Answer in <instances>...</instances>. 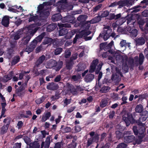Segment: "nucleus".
<instances>
[{"label":"nucleus","mask_w":148,"mask_h":148,"mask_svg":"<svg viewBox=\"0 0 148 148\" xmlns=\"http://www.w3.org/2000/svg\"><path fill=\"white\" fill-rule=\"evenodd\" d=\"M38 29V27H34L33 24L30 25L27 27V30L26 31L25 36L22 39V42L23 45H26L28 43L31 37L33 36Z\"/></svg>","instance_id":"nucleus-1"},{"label":"nucleus","mask_w":148,"mask_h":148,"mask_svg":"<svg viewBox=\"0 0 148 148\" xmlns=\"http://www.w3.org/2000/svg\"><path fill=\"white\" fill-rule=\"evenodd\" d=\"M139 127L140 128L138 131L136 126H134L133 130L135 134L138 136L139 140H137L136 141V143L138 144H140L142 141L141 139L143 138L145 134V125L142 123H140L139 125Z\"/></svg>","instance_id":"nucleus-2"},{"label":"nucleus","mask_w":148,"mask_h":148,"mask_svg":"<svg viewBox=\"0 0 148 148\" xmlns=\"http://www.w3.org/2000/svg\"><path fill=\"white\" fill-rule=\"evenodd\" d=\"M112 29L110 28L109 26L107 25L103 28V30L99 35V37L103 38L104 40H107L110 36L113 38L114 37L116 34L112 33Z\"/></svg>","instance_id":"nucleus-3"},{"label":"nucleus","mask_w":148,"mask_h":148,"mask_svg":"<svg viewBox=\"0 0 148 148\" xmlns=\"http://www.w3.org/2000/svg\"><path fill=\"white\" fill-rule=\"evenodd\" d=\"M121 69L118 67L115 68V72L112 75L111 79L116 83H118L121 80V77H123Z\"/></svg>","instance_id":"nucleus-4"},{"label":"nucleus","mask_w":148,"mask_h":148,"mask_svg":"<svg viewBox=\"0 0 148 148\" xmlns=\"http://www.w3.org/2000/svg\"><path fill=\"white\" fill-rule=\"evenodd\" d=\"M66 90L70 92H77L84 90L83 88L80 85L74 86L68 83L66 84Z\"/></svg>","instance_id":"nucleus-5"},{"label":"nucleus","mask_w":148,"mask_h":148,"mask_svg":"<svg viewBox=\"0 0 148 148\" xmlns=\"http://www.w3.org/2000/svg\"><path fill=\"white\" fill-rule=\"evenodd\" d=\"M59 26L60 29L59 32L60 36H63L66 35L67 36L69 35V33H68V30L66 28L71 27L70 24L68 23L61 24L59 25Z\"/></svg>","instance_id":"nucleus-6"},{"label":"nucleus","mask_w":148,"mask_h":148,"mask_svg":"<svg viewBox=\"0 0 148 148\" xmlns=\"http://www.w3.org/2000/svg\"><path fill=\"white\" fill-rule=\"evenodd\" d=\"M87 17L86 15L83 14L80 15L77 18V20L80 22H82V26L85 28L86 29H88L90 27V25L89 24V21H85Z\"/></svg>","instance_id":"nucleus-7"},{"label":"nucleus","mask_w":148,"mask_h":148,"mask_svg":"<svg viewBox=\"0 0 148 148\" xmlns=\"http://www.w3.org/2000/svg\"><path fill=\"white\" fill-rule=\"evenodd\" d=\"M99 62V60L98 59H96L94 60L92 62L90 66V69L89 70V72L92 73L95 71L96 74H97L100 72V70H99L97 69L96 68V67Z\"/></svg>","instance_id":"nucleus-8"},{"label":"nucleus","mask_w":148,"mask_h":148,"mask_svg":"<svg viewBox=\"0 0 148 148\" xmlns=\"http://www.w3.org/2000/svg\"><path fill=\"white\" fill-rule=\"evenodd\" d=\"M75 18L73 15H67L62 18L63 22H68L67 23L74 24L75 23Z\"/></svg>","instance_id":"nucleus-9"},{"label":"nucleus","mask_w":148,"mask_h":148,"mask_svg":"<svg viewBox=\"0 0 148 148\" xmlns=\"http://www.w3.org/2000/svg\"><path fill=\"white\" fill-rule=\"evenodd\" d=\"M123 119L126 123L127 126H128L130 125V122H131V120L133 121L130 114H129L127 112H125L123 116Z\"/></svg>","instance_id":"nucleus-10"},{"label":"nucleus","mask_w":148,"mask_h":148,"mask_svg":"<svg viewBox=\"0 0 148 148\" xmlns=\"http://www.w3.org/2000/svg\"><path fill=\"white\" fill-rule=\"evenodd\" d=\"M130 131H127L124 132V141L126 143H130L133 141L135 137L133 136H127L126 135L130 134Z\"/></svg>","instance_id":"nucleus-11"},{"label":"nucleus","mask_w":148,"mask_h":148,"mask_svg":"<svg viewBox=\"0 0 148 148\" xmlns=\"http://www.w3.org/2000/svg\"><path fill=\"white\" fill-rule=\"evenodd\" d=\"M58 88V85L53 82L49 83L47 86V89L52 90H56Z\"/></svg>","instance_id":"nucleus-12"},{"label":"nucleus","mask_w":148,"mask_h":148,"mask_svg":"<svg viewBox=\"0 0 148 148\" xmlns=\"http://www.w3.org/2000/svg\"><path fill=\"white\" fill-rule=\"evenodd\" d=\"M136 62H138L140 65H142L145 59L144 56L142 53L139 54V57L138 56H136L134 57Z\"/></svg>","instance_id":"nucleus-13"},{"label":"nucleus","mask_w":148,"mask_h":148,"mask_svg":"<svg viewBox=\"0 0 148 148\" xmlns=\"http://www.w3.org/2000/svg\"><path fill=\"white\" fill-rule=\"evenodd\" d=\"M10 18H12L8 16H4L1 22L2 24L5 27H8L9 24Z\"/></svg>","instance_id":"nucleus-14"},{"label":"nucleus","mask_w":148,"mask_h":148,"mask_svg":"<svg viewBox=\"0 0 148 148\" xmlns=\"http://www.w3.org/2000/svg\"><path fill=\"white\" fill-rule=\"evenodd\" d=\"M45 57L44 55H42L39 57L38 60L35 62L34 66L37 68H39L41 64L45 60Z\"/></svg>","instance_id":"nucleus-15"},{"label":"nucleus","mask_w":148,"mask_h":148,"mask_svg":"<svg viewBox=\"0 0 148 148\" xmlns=\"http://www.w3.org/2000/svg\"><path fill=\"white\" fill-rule=\"evenodd\" d=\"M135 41L136 45H142L145 43V40L144 37L141 36L136 38Z\"/></svg>","instance_id":"nucleus-16"},{"label":"nucleus","mask_w":148,"mask_h":148,"mask_svg":"<svg viewBox=\"0 0 148 148\" xmlns=\"http://www.w3.org/2000/svg\"><path fill=\"white\" fill-rule=\"evenodd\" d=\"M62 18V16L59 13L54 14L51 17V20L53 22L59 21Z\"/></svg>","instance_id":"nucleus-17"},{"label":"nucleus","mask_w":148,"mask_h":148,"mask_svg":"<svg viewBox=\"0 0 148 148\" xmlns=\"http://www.w3.org/2000/svg\"><path fill=\"white\" fill-rule=\"evenodd\" d=\"M95 75L91 73H88L84 78L85 81L86 82H91L94 78Z\"/></svg>","instance_id":"nucleus-18"},{"label":"nucleus","mask_w":148,"mask_h":148,"mask_svg":"<svg viewBox=\"0 0 148 148\" xmlns=\"http://www.w3.org/2000/svg\"><path fill=\"white\" fill-rule=\"evenodd\" d=\"M137 22L140 28L142 31H143V26L145 23V20L142 18H138L137 19Z\"/></svg>","instance_id":"nucleus-19"},{"label":"nucleus","mask_w":148,"mask_h":148,"mask_svg":"<svg viewBox=\"0 0 148 148\" xmlns=\"http://www.w3.org/2000/svg\"><path fill=\"white\" fill-rule=\"evenodd\" d=\"M146 7V6H142L141 5V4H140L138 5L135 6L133 7V10L132 11V12L133 13H137L141 10V8H145Z\"/></svg>","instance_id":"nucleus-20"},{"label":"nucleus","mask_w":148,"mask_h":148,"mask_svg":"<svg viewBox=\"0 0 148 148\" xmlns=\"http://www.w3.org/2000/svg\"><path fill=\"white\" fill-rule=\"evenodd\" d=\"M57 27L56 24L52 23L49 25L47 27V30L48 32H51L53 30Z\"/></svg>","instance_id":"nucleus-21"},{"label":"nucleus","mask_w":148,"mask_h":148,"mask_svg":"<svg viewBox=\"0 0 148 148\" xmlns=\"http://www.w3.org/2000/svg\"><path fill=\"white\" fill-rule=\"evenodd\" d=\"M51 116V114L49 112H45L42 116L41 121L42 122H45Z\"/></svg>","instance_id":"nucleus-22"},{"label":"nucleus","mask_w":148,"mask_h":148,"mask_svg":"<svg viewBox=\"0 0 148 148\" xmlns=\"http://www.w3.org/2000/svg\"><path fill=\"white\" fill-rule=\"evenodd\" d=\"M101 16H98L93 18L91 20L89 21L90 24H94L98 23L101 20Z\"/></svg>","instance_id":"nucleus-23"},{"label":"nucleus","mask_w":148,"mask_h":148,"mask_svg":"<svg viewBox=\"0 0 148 148\" xmlns=\"http://www.w3.org/2000/svg\"><path fill=\"white\" fill-rule=\"evenodd\" d=\"M22 34V32L21 30H18L14 34V39L15 40L19 39L21 38Z\"/></svg>","instance_id":"nucleus-24"},{"label":"nucleus","mask_w":148,"mask_h":148,"mask_svg":"<svg viewBox=\"0 0 148 148\" xmlns=\"http://www.w3.org/2000/svg\"><path fill=\"white\" fill-rule=\"evenodd\" d=\"M20 59V58L18 56H14L12 61L11 64L12 65H14L18 63Z\"/></svg>","instance_id":"nucleus-25"},{"label":"nucleus","mask_w":148,"mask_h":148,"mask_svg":"<svg viewBox=\"0 0 148 148\" xmlns=\"http://www.w3.org/2000/svg\"><path fill=\"white\" fill-rule=\"evenodd\" d=\"M130 35L133 37H136L138 34V31L136 29L131 28L129 31Z\"/></svg>","instance_id":"nucleus-26"},{"label":"nucleus","mask_w":148,"mask_h":148,"mask_svg":"<svg viewBox=\"0 0 148 148\" xmlns=\"http://www.w3.org/2000/svg\"><path fill=\"white\" fill-rule=\"evenodd\" d=\"M46 35V33L45 32H43L39 36L36 37L34 40H36L37 42H40L43 38Z\"/></svg>","instance_id":"nucleus-27"},{"label":"nucleus","mask_w":148,"mask_h":148,"mask_svg":"<svg viewBox=\"0 0 148 148\" xmlns=\"http://www.w3.org/2000/svg\"><path fill=\"white\" fill-rule=\"evenodd\" d=\"M73 64V62H72L70 60L67 61L66 64V67L67 69L69 70L72 69Z\"/></svg>","instance_id":"nucleus-28"},{"label":"nucleus","mask_w":148,"mask_h":148,"mask_svg":"<svg viewBox=\"0 0 148 148\" xmlns=\"http://www.w3.org/2000/svg\"><path fill=\"white\" fill-rule=\"evenodd\" d=\"M143 113L144 114V115L143 114L140 118V121H145L148 117V114L147 111H145Z\"/></svg>","instance_id":"nucleus-29"},{"label":"nucleus","mask_w":148,"mask_h":148,"mask_svg":"<svg viewBox=\"0 0 148 148\" xmlns=\"http://www.w3.org/2000/svg\"><path fill=\"white\" fill-rule=\"evenodd\" d=\"M52 40L53 39L52 38L49 37L46 38L44 39L42 43L44 45L51 44Z\"/></svg>","instance_id":"nucleus-30"},{"label":"nucleus","mask_w":148,"mask_h":148,"mask_svg":"<svg viewBox=\"0 0 148 148\" xmlns=\"http://www.w3.org/2000/svg\"><path fill=\"white\" fill-rule=\"evenodd\" d=\"M63 125H62L61 127V131L62 133H67L71 131V128L68 127H66L65 128H63Z\"/></svg>","instance_id":"nucleus-31"},{"label":"nucleus","mask_w":148,"mask_h":148,"mask_svg":"<svg viewBox=\"0 0 148 148\" xmlns=\"http://www.w3.org/2000/svg\"><path fill=\"white\" fill-rule=\"evenodd\" d=\"M129 1L127 0L125 1L120 0L118 1L117 3V5L121 7H123L125 5L126 3H128Z\"/></svg>","instance_id":"nucleus-32"},{"label":"nucleus","mask_w":148,"mask_h":148,"mask_svg":"<svg viewBox=\"0 0 148 148\" xmlns=\"http://www.w3.org/2000/svg\"><path fill=\"white\" fill-rule=\"evenodd\" d=\"M39 144L36 142L30 144L29 148H39Z\"/></svg>","instance_id":"nucleus-33"},{"label":"nucleus","mask_w":148,"mask_h":148,"mask_svg":"<svg viewBox=\"0 0 148 148\" xmlns=\"http://www.w3.org/2000/svg\"><path fill=\"white\" fill-rule=\"evenodd\" d=\"M81 33L82 36L85 37V36H86L90 34L91 32L87 30H84L82 31Z\"/></svg>","instance_id":"nucleus-34"},{"label":"nucleus","mask_w":148,"mask_h":148,"mask_svg":"<svg viewBox=\"0 0 148 148\" xmlns=\"http://www.w3.org/2000/svg\"><path fill=\"white\" fill-rule=\"evenodd\" d=\"M63 49L61 47L56 48L54 51L55 55H57L60 54L62 51Z\"/></svg>","instance_id":"nucleus-35"},{"label":"nucleus","mask_w":148,"mask_h":148,"mask_svg":"<svg viewBox=\"0 0 148 148\" xmlns=\"http://www.w3.org/2000/svg\"><path fill=\"white\" fill-rule=\"evenodd\" d=\"M143 110L142 106L141 105H139L137 106L136 108V111L139 113H141Z\"/></svg>","instance_id":"nucleus-36"},{"label":"nucleus","mask_w":148,"mask_h":148,"mask_svg":"<svg viewBox=\"0 0 148 148\" xmlns=\"http://www.w3.org/2000/svg\"><path fill=\"white\" fill-rule=\"evenodd\" d=\"M63 64V62L62 61H60L58 63L57 65L56 70V71H58L61 68Z\"/></svg>","instance_id":"nucleus-37"},{"label":"nucleus","mask_w":148,"mask_h":148,"mask_svg":"<svg viewBox=\"0 0 148 148\" xmlns=\"http://www.w3.org/2000/svg\"><path fill=\"white\" fill-rule=\"evenodd\" d=\"M46 98V97L42 96V97L36 99V102L38 104H40L45 100Z\"/></svg>","instance_id":"nucleus-38"},{"label":"nucleus","mask_w":148,"mask_h":148,"mask_svg":"<svg viewBox=\"0 0 148 148\" xmlns=\"http://www.w3.org/2000/svg\"><path fill=\"white\" fill-rule=\"evenodd\" d=\"M110 89V88L108 86H103L102 88L100 90V91H101L102 90L103 92H108Z\"/></svg>","instance_id":"nucleus-39"},{"label":"nucleus","mask_w":148,"mask_h":148,"mask_svg":"<svg viewBox=\"0 0 148 148\" xmlns=\"http://www.w3.org/2000/svg\"><path fill=\"white\" fill-rule=\"evenodd\" d=\"M71 52L69 50H66L64 54V57L66 58H68L71 56Z\"/></svg>","instance_id":"nucleus-40"},{"label":"nucleus","mask_w":148,"mask_h":148,"mask_svg":"<svg viewBox=\"0 0 148 148\" xmlns=\"http://www.w3.org/2000/svg\"><path fill=\"white\" fill-rule=\"evenodd\" d=\"M37 43H38L37 42L36 40H34L31 42L30 46L32 48L34 49L36 47Z\"/></svg>","instance_id":"nucleus-41"},{"label":"nucleus","mask_w":148,"mask_h":148,"mask_svg":"<svg viewBox=\"0 0 148 148\" xmlns=\"http://www.w3.org/2000/svg\"><path fill=\"white\" fill-rule=\"evenodd\" d=\"M80 77L81 76L80 75L77 76H76V75H73L71 76V79L74 81L77 82L80 79Z\"/></svg>","instance_id":"nucleus-42"},{"label":"nucleus","mask_w":148,"mask_h":148,"mask_svg":"<svg viewBox=\"0 0 148 148\" xmlns=\"http://www.w3.org/2000/svg\"><path fill=\"white\" fill-rule=\"evenodd\" d=\"M109 12L108 11L105 10L102 12L100 16L101 18L106 17L109 16Z\"/></svg>","instance_id":"nucleus-43"},{"label":"nucleus","mask_w":148,"mask_h":148,"mask_svg":"<svg viewBox=\"0 0 148 148\" xmlns=\"http://www.w3.org/2000/svg\"><path fill=\"white\" fill-rule=\"evenodd\" d=\"M108 103V101L106 99H103L102 100L101 103L100 104L101 107L103 108L107 105Z\"/></svg>","instance_id":"nucleus-44"},{"label":"nucleus","mask_w":148,"mask_h":148,"mask_svg":"<svg viewBox=\"0 0 148 148\" xmlns=\"http://www.w3.org/2000/svg\"><path fill=\"white\" fill-rule=\"evenodd\" d=\"M77 53H75L74 54H73L71 57L70 58V60L73 62V60H76L77 58Z\"/></svg>","instance_id":"nucleus-45"},{"label":"nucleus","mask_w":148,"mask_h":148,"mask_svg":"<svg viewBox=\"0 0 148 148\" xmlns=\"http://www.w3.org/2000/svg\"><path fill=\"white\" fill-rule=\"evenodd\" d=\"M102 6V4H99L93 8V12H96L101 8Z\"/></svg>","instance_id":"nucleus-46"},{"label":"nucleus","mask_w":148,"mask_h":148,"mask_svg":"<svg viewBox=\"0 0 148 148\" xmlns=\"http://www.w3.org/2000/svg\"><path fill=\"white\" fill-rule=\"evenodd\" d=\"M65 6L63 4H60L58 7V10L60 12L61 10H63L65 9Z\"/></svg>","instance_id":"nucleus-47"},{"label":"nucleus","mask_w":148,"mask_h":148,"mask_svg":"<svg viewBox=\"0 0 148 148\" xmlns=\"http://www.w3.org/2000/svg\"><path fill=\"white\" fill-rule=\"evenodd\" d=\"M34 50V49L32 48L29 46L25 48V51L28 52V54H29L32 51Z\"/></svg>","instance_id":"nucleus-48"},{"label":"nucleus","mask_w":148,"mask_h":148,"mask_svg":"<svg viewBox=\"0 0 148 148\" xmlns=\"http://www.w3.org/2000/svg\"><path fill=\"white\" fill-rule=\"evenodd\" d=\"M85 69L84 67L82 65H78V68L76 69V71L79 72L82 71H83Z\"/></svg>","instance_id":"nucleus-49"},{"label":"nucleus","mask_w":148,"mask_h":148,"mask_svg":"<svg viewBox=\"0 0 148 148\" xmlns=\"http://www.w3.org/2000/svg\"><path fill=\"white\" fill-rule=\"evenodd\" d=\"M25 88L23 84H22L20 87H18L17 88V92H20L24 90Z\"/></svg>","instance_id":"nucleus-50"},{"label":"nucleus","mask_w":148,"mask_h":148,"mask_svg":"<svg viewBox=\"0 0 148 148\" xmlns=\"http://www.w3.org/2000/svg\"><path fill=\"white\" fill-rule=\"evenodd\" d=\"M8 128V125H6L3 126L2 128V130H1V133L3 134L7 132Z\"/></svg>","instance_id":"nucleus-51"},{"label":"nucleus","mask_w":148,"mask_h":148,"mask_svg":"<svg viewBox=\"0 0 148 148\" xmlns=\"http://www.w3.org/2000/svg\"><path fill=\"white\" fill-rule=\"evenodd\" d=\"M120 44L121 47H126L127 46V43L126 42V41L125 40H122L120 42Z\"/></svg>","instance_id":"nucleus-52"},{"label":"nucleus","mask_w":148,"mask_h":148,"mask_svg":"<svg viewBox=\"0 0 148 148\" xmlns=\"http://www.w3.org/2000/svg\"><path fill=\"white\" fill-rule=\"evenodd\" d=\"M127 145L126 144L123 143L119 144L116 148H126Z\"/></svg>","instance_id":"nucleus-53"},{"label":"nucleus","mask_w":148,"mask_h":148,"mask_svg":"<svg viewBox=\"0 0 148 148\" xmlns=\"http://www.w3.org/2000/svg\"><path fill=\"white\" fill-rule=\"evenodd\" d=\"M61 76L60 75L57 76L54 79V81L55 82H58L60 81Z\"/></svg>","instance_id":"nucleus-54"},{"label":"nucleus","mask_w":148,"mask_h":148,"mask_svg":"<svg viewBox=\"0 0 148 148\" xmlns=\"http://www.w3.org/2000/svg\"><path fill=\"white\" fill-rule=\"evenodd\" d=\"M6 110V109L5 108H2L1 111V114L0 116V119H1L2 117H5V116L4 115L5 113Z\"/></svg>","instance_id":"nucleus-55"},{"label":"nucleus","mask_w":148,"mask_h":148,"mask_svg":"<svg viewBox=\"0 0 148 148\" xmlns=\"http://www.w3.org/2000/svg\"><path fill=\"white\" fill-rule=\"evenodd\" d=\"M71 99H65L64 101V106H66L67 105L70 104L71 103Z\"/></svg>","instance_id":"nucleus-56"},{"label":"nucleus","mask_w":148,"mask_h":148,"mask_svg":"<svg viewBox=\"0 0 148 148\" xmlns=\"http://www.w3.org/2000/svg\"><path fill=\"white\" fill-rule=\"evenodd\" d=\"M108 19L110 20H114L115 14L114 13H110L109 15Z\"/></svg>","instance_id":"nucleus-57"},{"label":"nucleus","mask_w":148,"mask_h":148,"mask_svg":"<svg viewBox=\"0 0 148 148\" xmlns=\"http://www.w3.org/2000/svg\"><path fill=\"white\" fill-rule=\"evenodd\" d=\"M142 15L144 17H147L148 16V11L147 10H145L142 13Z\"/></svg>","instance_id":"nucleus-58"},{"label":"nucleus","mask_w":148,"mask_h":148,"mask_svg":"<svg viewBox=\"0 0 148 148\" xmlns=\"http://www.w3.org/2000/svg\"><path fill=\"white\" fill-rule=\"evenodd\" d=\"M134 60L133 59H132L131 60H130L128 62V65L130 67H133L134 66Z\"/></svg>","instance_id":"nucleus-59"},{"label":"nucleus","mask_w":148,"mask_h":148,"mask_svg":"<svg viewBox=\"0 0 148 148\" xmlns=\"http://www.w3.org/2000/svg\"><path fill=\"white\" fill-rule=\"evenodd\" d=\"M23 123L21 121L18 122L17 124V127L18 129H21L23 126Z\"/></svg>","instance_id":"nucleus-60"},{"label":"nucleus","mask_w":148,"mask_h":148,"mask_svg":"<svg viewBox=\"0 0 148 148\" xmlns=\"http://www.w3.org/2000/svg\"><path fill=\"white\" fill-rule=\"evenodd\" d=\"M50 62L53 66H56L57 65L58 63L54 60H51Z\"/></svg>","instance_id":"nucleus-61"},{"label":"nucleus","mask_w":148,"mask_h":148,"mask_svg":"<svg viewBox=\"0 0 148 148\" xmlns=\"http://www.w3.org/2000/svg\"><path fill=\"white\" fill-rule=\"evenodd\" d=\"M12 77L11 76L9 77L8 76L6 77L5 78H3L2 79L3 82H7L9 80H10L11 79Z\"/></svg>","instance_id":"nucleus-62"},{"label":"nucleus","mask_w":148,"mask_h":148,"mask_svg":"<svg viewBox=\"0 0 148 148\" xmlns=\"http://www.w3.org/2000/svg\"><path fill=\"white\" fill-rule=\"evenodd\" d=\"M92 138L93 141V142H97L99 140V137L98 135H95L94 137Z\"/></svg>","instance_id":"nucleus-63"},{"label":"nucleus","mask_w":148,"mask_h":148,"mask_svg":"<svg viewBox=\"0 0 148 148\" xmlns=\"http://www.w3.org/2000/svg\"><path fill=\"white\" fill-rule=\"evenodd\" d=\"M36 16H33L30 17L29 18V21L31 22L32 21H34L36 20Z\"/></svg>","instance_id":"nucleus-64"}]
</instances>
